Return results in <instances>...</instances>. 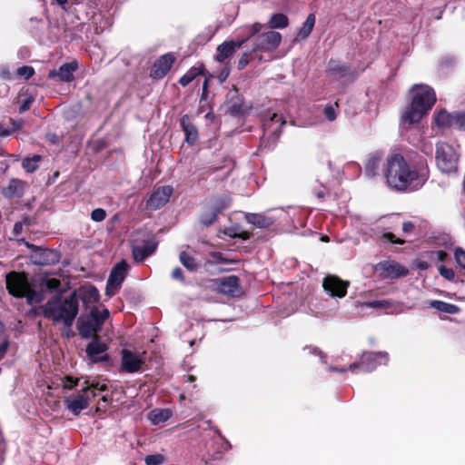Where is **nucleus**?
<instances>
[{
	"label": "nucleus",
	"instance_id": "f257e3e1",
	"mask_svg": "<svg viewBox=\"0 0 465 465\" xmlns=\"http://www.w3.org/2000/svg\"><path fill=\"white\" fill-rule=\"evenodd\" d=\"M429 166L422 156L406 160L399 153H390L383 167V176L391 188L403 191H417L429 178Z\"/></svg>",
	"mask_w": 465,
	"mask_h": 465
},
{
	"label": "nucleus",
	"instance_id": "f03ea898",
	"mask_svg": "<svg viewBox=\"0 0 465 465\" xmlns=\"http://www.w3.org/2000/svg\"><path fill=\"white\" fill-rule=\"evenodd\" d=\"M79 312V299L76 292L67 297L55 296L43 306V314L54 323L62 322L66 328L72 327Z\"/></svg>",
	"mask_w": 465,
	"mask_h": 465
},
{
	"label": "nucleus",
	"instance_id": "7ed1b4c3",
	"mask_svg": "<svg viewBox=\"0 0 465 465\" xmlns=\"http://www.w3.org/2000/svg\"><path fill=\"white\" fill-rule=\"evenodd\" d=\"M413 97L401 115V120L409 124L419 122L430 110L436 101L432 88L417 84L412 88Z\"/></svg>",
	"mask_w": 465,
	"mask_h": 465
},
{
	"label": "nucleus",
	"instance_id": "20e7f679",
	"mask_svg": "<svg viewBox=\"0 0 465 465\" xmlns=\"http://www.w3.org/2000/svg\"><path fill=\"white\" fill-rule=\"evenodd\" d=\"M8 292L16 298H25L28 304L33 305L42 301V295L29 282L25 272H11L5 276Z\"/></svg>",
	"mask_w": 465,
	"mask_h": 465
},
{
	"label": "nucleus",
	"instance_id": "39448f33",
	"mask_svg": "<svg viewBox=\"0 0 465 465\" xmlns=\"http://www.w3.org/2000/svg\"><path fill=\"white\" fill-rule=\"evenodd\" d=\"M107 309L99 310L94 307L90 313L82 315L77 321V330L84 339H89L101 330L104 322L109 318Z\"/></svg>",
	"mask_w": 465,
	"mask_h": 465
},
{
	"label": "nucleus",
	"instance_id": "423d86ee",
	"mask_svg": "<svg viewBox=\"0 0 465 465\" xmlns=\"http://www.w3.org/2000/svg\"><path fill=\"white\" fill-rule=\"evenodd\" d=\"M435 159L437 167L441 173H450L457 171L459 153L453 145L445 142L438 143Z\"/></svg>",
	"mask_w": 465,
	"mask_h": 465
},
{
	"label": "nucleus",
	"instance_id": "0eeeda50",
	"mask_svg": "<svg viewBox=\"0 0 465 465\" xmlns=\"http://www.w3.org/2000/svg\"><path fill=\"white\" fill-rule=\"evenodd\" d=\"M95 396L96 393L90 392V387H83L78 393L65 396L64 402L67 410L78 416L82 411L88 408L89 401Z\"/></svg>",
	"mask_w": 465,
	"mask_h": 465
},
{
	"label": "nucleus",
	"instance_id": "6e6552de",
	"mask_svg": "<svg viewBox=\"0 0 465 465\" xmlns=\"http://www.w3.org/2000/svg\"><path fill=\"white\" fill-rule=\"evenodd\" d=\"M389 357L386 352H364L359 362L351 363L348 370L354 371L359 369L363 372H371L374 371L378 365L386 364Z\"/></svg>",
	"mask_w": 465,
	"mask_h": 465
},
{
	"label": "nucleus",
	"instance_id": "1a4fd4ad",
	"mask_svg": "<svg viewBox=\"0 0 465 465\" xmlns=\"http://www.w3.org/2000/svg\"><path fill=\"white\" fill-rule=\"evenodd\" d=\"M128 269L129 265L124 260L117 262L114 266L108 277L105 287V294L107 296L112 297L119 291L123 282L127 275Z\"/></svg>",
	"mask_w": 465,
	"mask_h": 465
},
{
	"label": "nucleus",
	"instance_id": "9d476101",
	"mask_svg": "<svg viewBox=\"0 0 465 465\" xmlns=\"http://www.w3.org/2000/svg\"><path fill=\"white\" fill-rule=\"evenodd\" d=\"M145 363V352L123 349L121 351V371L134 373L142 370Z\"/></svg>",
	"mask_w": 465,
	"mask_h": 465
},
{
	"label": "nucleus",
	"instance_id": "9b49d317",
	"mask_svg": "<svg viewBox=\"0 0 465 465\" xmlns=\"http://www.w3.org/2000/svg\"><path fill=\"white\" fill-rule=\"evenodd\" d=\"M282 40L280 33L268 31L255 36L252 41V52H271L275 50Z\"/></svg>",
	"mask_w": 465,
	"mask_h": 465
},
{
	"label": "nucleus",
	"instance_id": "f8f14e48",
	"mask_svg": "<svg viewBox=\"0 0 465 465\" xmlns=\"http://www.w3.org/2000/svg\"><path fill=\"white\" fill-rule=\"evenodd\" d=\"M348 282H344L337 276L328 275L323 279L322 287L331 297L342 298L347 293Z\"/></svg>",
	"mask_w": 465,
	"mask_h": 465
},
{
	"label": "nucleus",
	"instance_id": "ddd939ff",
	"mask_svg": "<svg viewBox=\"0 0 465 465\" xmlns=\"http://www.w3.org/2000/svg\"><path fill=\"white\" fill-rule=\"evenodd\" d=\"M376 270L384 279H396L405 276L408 273V269L396 262H381L377 264Z\"/></svg>",
	"mask_w": 465,
	"mask_h": 465
},
{
	"label": "nucleus",
	"instance_id": "4468645a",
	"mask_svg": "<svg viewBox=\"0 0 465 465\" xmlns=\"http://www.w3.org/2000/svg\"><path fill=\"white\" fill-rule=\"evenodd\" d=\"M78 69L76 61H72L62 64L58 69L50 70L48 78L58 82L70 83L74 79V74Z\"/></svg>",
	"mask_w": 465,
	"mask_h": 465
},
{
	"label": "nucleus",
	"instance_id": "2eb2a0df",
	"mask_svg": "<svg viewBox=\"0 0 465 465\" xmlns=\"http://www.w3.org/2000/svg\"><path fill=\"white\" fill-rule=\"evenodd\" d=\"M173 193V188L169 185L158 187L147 200V207L151 210H157L168 203Z\"/></svg>",
	"mask_w": 465,
	"mask_h": 465
},
{
	"label": "nucleus",
	"instance_id": "dca6fc26",
	"mask_svg": "<svg viewBox=\"0 0 465 465\" xmlns=\"http://www.w3.org/2000/svg\"><path fill=\"white\" fill-rule=\"evenodd\" d=\"M360 306L384 311L388 314H398L404 312V307L401 303L391 300H377L372 302H365L360 303Z\"/></svg>",
	"mask_w": 465,
	"mask_h": 465
},
{
	"label": "nucleus",
	"instance_id": "f3484780",
	"mask_svg": "<svg viewBox=\"0 0 465 465\" xmlns=\"http://www.w3.org/2000/svg\"><path fill=\"white\" fill-rule=\"evenodd\" d=\"M174 61L175 58L172 54L162 55L154 62L150 75L154 79L163 78L170 71Z\"/></svg>",
	"mask_w": 465,
	"mask_h": 465
},
{
	"label": "nucleus",
	"instance_id": "a211bd4d",
	"mask_svg": "<svg viewBox=\"0 0 465 465\" xmlns=\"http://www.w3.org/2000/svg\"><path fill=\"white\" fill-rule=\"evenodd\" d=\"M285 124L281 115L272 114L270 118L263 123V139L272 138L275 141L281 134L282 126Z\"/></svg>",
	"mask_w": 465,
	"mask_h": 465
},
{
	"label": "nucleus",
	"instance_id": "6ab92c4d",
	"mask_svg": "<svg viewBox=\"0 0 465 465\" xmlns=\"http://www.w3.org/2000/svg\"><path fill=\"white\" fill-rule=\"evenodd\" d=\"M216 289L220 293L236 296L240 292L239 278L235 275L220 278L216 281Z\"/></svg>",
	"mask_w": 465,
	"mask_h": 465
},
{
	"label": "nucleus",
	"instance_id": "aec40b11",
	"mask_svg": "<svg viewBox=\"0 0 465 465\" xmlns=\"http://www.w3.org/2000/svg\"><path fill=\"white\" fill-rule=\"evenodd\" d=\"M328 74L336 80H349L353 78V74L349 66L341 64L337 60H330L327 65Z\"/></svg>",
	"mask_w": 465,
	"mask_h": 465
},
{
	"label": "nucleus",
	"instance_id": "412c9836",
	"mask_svg": "<svg viewBox=\"0 0 465 465\" xmlns=\"http://www.w3.org/2000/svg\"><path fill=\"white\" fill-rule=\"evenodd\" d=\"M243 44L244 41H230L219 45L217 47V54L215 55L216 61L223 63L226 59L232 57L236 50L239 49Z\"/></svg>",
	"mask_w": 465,
	"mask_h": 465
},
{
	"label": "nucleus",
	"instance_id": "4be33fe9",
	"mask_svg": "<svg viewBox=\"0 0 465 465\" xmlns=\"http://www.w3.org/2000/svg\"><path fill=\"white\" fill-rule=\"evenodd\" d=\"M157 248V242L153 240L145 242L143 245L133 247V256L135 262H142L152 255Z\"/></svg>",
	"mask_w": 465,
	"mask_h": 465
},
{
	"label": "nucleus",
	"instance_id": "5701e85b",
	"mask_svg": "<svg viewBox=\"0 0 465 465\" xmlns=\"http://www.w3.org/2000/svg\"><path fill=\"white\" fill-rule=\"evenodd\" d=\"M382 157L383 155L381 152H374L368 155L365 163V174L368 177L372 178L378 174Z\"/></svg>",
	"mask_w": 465,
	"mask_h": 465
},
{
	"label": "nucleus",
	"instance_id": "b1692460",
	"mask_svg": "<svg viewBox=\"0 0 465 465\" xmlns=\"http://www.w3.org/2000/svg\"><path fill=\"white\" fill-rule=\"evenodd\" d=\"M180 125L184 132L185 141L189 144H194L198 140V131L194 124H192L190 117L184 114L180 120Z\"/></svg>",
	"mask_w": 465,
	"mask_h": 465
},
{
	"label": "nucleus",
	"instance_id": "393cba45",
	"mask_svg": "<svg viewBox=\"0 0 465 465\" xmlns=\"http://www.w3.org/2000/svg\"><path fill=\"white\" fill-rule=\"evenodd\" d=\"M245 220L248 223L256 228L264 229L272 226L274 223L273 218L262 213H246Z\"/></svg>",
	"mask_w": 465,
	"mask_h": 465
},
{
	"label": "nucleus",
	"instance_id": "a878e982",
	"mask_svg": "<svg viewBox=\"0 0 465 465\" xmlns=\"http://www.w3.org/2000/svg\"><path fill=\"white\" fill-rule=\"evenodd\" d=\"M106 350V344L101 341L97 335H94L92 341L86 347V353L90 358H94L104 353Z\"/></svg>",
	"mask_w": 465,
	"mask_h": 465
},
{
	"label": "nucleus",
	"instance_id": "bb28decb",
	"mask_svg": "<svg viewBox=\"0 0 465 465\" xmlns=\"http://www.w3.org/2000/svg\"><path fill=\"white\" fill-rule=\"evenodd\" d=\"M435 123L440 127H454L456 126V112L450 114L447 111H440L435 116Z\"/></svg>",
	"mask_w": 465,
	"mask_h": 465
},
{
	"label": "nucleus",
	"instance_id": "cd10ccee",
	"mask_svg": "<svg viewBox=\"0 0 465 465\" xmlns=\"http://www.w3.org/2000/svg\"><path fill=\"white\" fill-rule=\"evenodd\" d=\"M34 262L39 265H48L56 261V255L54 252L48 249L40 250L34 256Z\"/></svg>",
	"mask_w": 465,
	"mask_h": 465
},
{
	"label": "nucleus",
	"instance_id": "c85d7f7f",
	"mask_svg": "<svg viewBox=\"0 0 465 465\" xmlns=\"http://www.w3.org/2000/svg\"><path fill=\"white\" fill-rule=\"evenodd\" d=\"M172 416V411L168 409H155L150 411L148 418L154 425L168 420Z\"/></svg>",
	"mask_w": 465,
	"mask_h": 465
},
{
	"label": "nucleus",
	"instance_id": "c756f323",
	"mask_svg": "<svg viewBox=\"0 0 465 465\" xmlns=\"http://www.w3.org/2000/svg\"><path fill=\"white\" fill-rule=\"evenodd\" d=\"M430 306L440 312L447 314H456L460 311V308L455 304L438 300L431 301Z\"/></svg>",
	"mask_w": 465,
	"mask_h": 465
},
{
	"label": "nucleus",
	"instance_id": "7c9ffc66",
	"mask_svg": "<svg viewBox=\"0 0 465 465\" xmlns=\"http://www.w3.org/2000/svg\"><path fill=\"white\" fill-rule=\"evenodd\" d=\"M80 295L84 303H94L100 298L99 292L94 286L80 289Z\"/></svg>",
	"mask_w": 465,
	"mask_h": 465
},
{
	"label": "nucleus",
	"instance_id": "2f4dec72",
	"mask_svg": "<svg viewBox=\"0 0 465 465\" xmlns=\"http://www.w3.org/2000/svg\"><path fill=\"white\" fill-rule=\"evenodd\" d=\"M179 259L181 263L191 272H194L198 269L199 264L196 262L195 258L192 255H190L185 251H183L180 252Z\"/></svg>",
	"mask_w": 465,
	"mask_h": 465
},
{
	"label": "nucleus",
	"instance_id": "473e14b6",
	"mask_svg": "<svg viewBox=\"0 0 465 465\" xmlns=\"http://www.w3.org/2000/svg\"><path fill=\"white\" fill-rule=\"evenodd\" d=\"M315 15L314 14H310L305 22L303 23L302 28L299 31L298 36L304 39L307 38L312 33L313 26L315 25Z\"/></svg>",
	"mask_w": 465,
	"mask_h": 465
},
{
	"label": "nucleus",
	"instance_id": "72a5a7b5",
	"mask_svg": "<svg viewBox=\"0 0 465 465\" xmlns=\"http://www.w3.org/2000/svg\"><path fill=\"white\" fill-rule=\"evenodd\" d=\"M218 213L210 205L203 210L200 221L205 226L212 225L217 219Z\"/></svg>",
	"mask_w": 465,
	"mask_h": 465
},
{
	"label": "nucleus",
	"instance_id": "f704fd0d",
	"mask_svg": "<svg viewBox=\"0 0 465 465\" xmlns=\"http://www.w3.org/2000/svg\"><path fill=\"white\" fill-rule=\"evenodd\" d=\"M231 198L228 196H217L212 200L211 207H213L216 213H221L223 210L230 207Z\"/></svg>",
	"mask_w": 465,
	"mask_h": 465
},
{
	"label": "nucleus",
	"instance_id": "c9c22d12",
	"mask_svg": "<svg viewBox=\"0 0 465 465\" xmlns=\"http://www.w3.org/2000/svg\"><path fill=\"white\" fill-rule=\"evenodd\" d=\"M287 25L288 17L281 13L273 15L269 21L271 28H285Z\"/></svg>",
	"mask_w": 465,
	"mask_h": 465
},
{
	"label": "nucleus",
	"instance_id": "e433bc0d",
	"mask_svg": "<svg viewBox=\"0 0 465 465\" xmlns=\"http://www.w3.org/2000/svg\"><path fill=\"white\" fill-rule=\"evenodd\" d=\"M41 159L42 157L38 154H35L31 158H25L22 162V166L26 172L33 173L38 168V163Z\"/></svg>",
	"mask_w": 465,
	"mask_h": 465
},
{
	"label": "nucleus",
	"instance_id": "4c0bfd02",
	"mask_svg": "<svg viewBox=\"0 0 465 465\" xmlns=\"http://www.w3.org/2000/svg\"><path fill=\"white\" fill-rule=\"evenodd\" d=\"M201 70L196 67H192L186 72L179 80V84L183 86L188 85L197 75L201 74Z\"/></svg>",
	"mask_w": 465,
	"mask_h": 465
},
{
	"label": "nucleus",
	"instance_id": "58836bf2",
	"mask_svg": "<svg viewBox=\"0 0 465 465\" xmlns=\"http://www.w3.org/2000/svg\"><path fill=\"white\" fill-rule=\"evenodd\" d=\"M339 107L338 103L334 104H328L323 109V115L324 117L330 121L332 122L337 117V108Z\"/></svg>",
	"mask_w": 465,
	"mask_h": 465
},
{
	"label": "nucleus",
	"instance_id": "ea45409f",
	"mask_svg": "<svg viewBox=\"0 0 465 465\" xmlns=\"http://www.w3.org/2000/svg\"><path fill=\"white\" fill-rule=\"evenodd\" d=\"M165 461V456L160 453L147 455L144 458V462L146 465H162Z\"/></svg>",
	"mask_w": 465,
	"mask_h": 465
},
{
	"label": "nucleus",
	"instance_id": "a19ab883",
	"mask_svg": "<svg viewBox=\"0 0 465 465\" xmlns=\"http://www.w3.org/2000/svg\"><path fill=\"white\" fill-rule=\"evenodd\" d=\"M427 257L430 262H443L447 253L444 251H430L427 252Z\"/></svg>",
	"mask_w": 465,
	"mask_h": 465
},
{
	"label": "nucleus",
	"instance_id": "79ce46f5",
	"mask_svg": "<svg viewBox=\"0 0 465 465\" xmlns=\"http://www.w3.org/2000/svg\"><path fill=\"white\" fill-rule=\"evenodd\" d=\"M454 258L458 265L460 268L465 269V251L462 248L457 247L455 249Z\"/></svg>",
	"mask_w": 465,
	"mask_h": 465
},
{
	"label": "nucleus",
	"instance_id": "37998d69",
	"mask_svg": "<svg viewBox=\"0 0 465 465\" xmlns=\"http://www.w3.org/2000/svg\"><path fill=\"white\" fill-rule=\"evenodd\" d=\"M20 185V182L18 180H12L9 185L5 189L4 193L7 197H12L16 192Z\"/></svg>",
	"mask_w": 465,
	"mask_h": 465
},
{
	"label": "nucleus",
	"instance_id": "c03bdc74",
	"mask_svg": "<svg viewBox=\"0 0 465 465\" xmlns=\"http://www.w3.org/2000/svg\"><path fill=\"white\" fill-rule=\"evenodd\" d=\"M262 24L254 23L250 27V35L245 39H242V41H244V43L251 42L255 36L258 35L257 34L262 30Z\"/></svg>",
	"mask_w": 465,
	"mask_h": 465
},
{
	"label": "nucleus",
	"instance_id": "a18cd8bd",
	"mask_svg": "<svg viewBox=\"0 0 465 465\" xmlns=\"http://www.w3.org/2000/svg\"><path fill=\"white\" fill-rule=\"evenodd\" d=\"M35 74V70L32 66H22L17 69V74L23 76L25 79H29Z\"/></svg>",
	"mask_w": 465,
	"mask_h": 465
},
{
	"label": "nucleus",
	"instance_id": "49530a36",
	"mask_svg": "<svg viewBox=\"0 0 465 465\" xmlns=\"http://www.w3.org/2000/svg\"><path fill=\"white\" fill-rule=\"evenodd\" d=\"M106 217V212L102 208H96L91 213V219L94 222H102Z\"/></svg>",
	"mask_w": 465,
	"mask_h": 465
},
{
	"label": "nucleus",
	"instance_id": "de8ad7c7",
	"mask_svg": "<svg viewBox=\"0 0 465 465\" xmlns=\"http://www.w3.org/2000/svg\"><path fill=\"white\" fill-rule=\"evenodd\" d=\"M438 270H439L440 274L443 278H445V279H447V280H449V281L453 280V279H454V277H455L454 271H453L452 269H450V268H447V267H445L444 265H440V266L438 268Z\"/></svg>",
	"mask_w": 465,
	"mask_h": 465
},
{
	"label": "nucleus",
	"instance_id": "09e8293b",
	"mask_svg": "<svg viewBox=\"0 0 465 465\" xmlns=\"http://www.w3.org/2000/svg\"><path fill=\"white\" fill-rule=\"evenodd\" d=\"M85 385L84 387H90V392L92 393H95L94 392V390H98V391H106L107 390V385L105 383H100L98 381H92L91 383H89L88 381H85L84 382Z\"/></svg>",
	"mask_w": 465,
	"mask_h": 465
},
{
	"label": "nucleus",
	"instance_id": "8fccbe9b",
	"mask_svg": "<svg viewBox=\"0 0 465 465\" xmlns=\"http://www.w3.org/2000/svg\"><path fill=\"white\" fill-rule=\"evenodd\" d=\"M455 128L465 130V112H456Z\"/></svg>",
	"mask_w": 465,
	"mask_h": 465
},
{
	"label": "nucleus",
	"instance_id": "3c124183",
	"mask_svg": "<svg viewBox=\"0 0 465 465\" xmlns=\"http://www.w3.org/2000/svg\"><path fill=\"white\" fill-rule=\"evenodd\" d=\"M382 238L387 240V241H390L393 243H398V244H403L404 243V241L401 240V239H399V238H396L395 235L391 232H386L382 235Z\"/></svg>",
	"mask_w": 465,
	"mask_h": 465
},
{
	"label": "nucleus",
	"instance_id": "603ef678",
	"mask_svg": "<svg viewBox=\"0 0 465 465\" xmlns=\"http://www.w3.org/2000/svg\"><path fill=\"white\" fill-rule=\"evenodd\" d=\"M172 278L174 280L180 281L182 282H184V277H183V271L181 270V268L176 267L175 269H173V271L172 272Z\"/></svg>",
	"mask_w": 465,
	"mask_h": 465
},
{
	"label": "nucleus",
	"instance_id": "864d4df0",
	"mask_svg": "<svg viewBox=\"0 0 465 465\" xmlns=\"http://www.w3.org/2000/svg\"><path fill=\"white\" fill-rule=\"evenodd\" d=\"M78 380H74L71 377H66L65 381H64L63 387L64 389H73L77 385Z\"/></svg>",
	"mask_w": 465,
	"mask_h": 465
},
{
	"label": "nucleus",
	"instance_id": "5fc2aeb1",
	"mask_svg": "<svg viewBox=\"0 0 465 465\" xmlns=\"http://www.w3.org/2000/svg\"><path fill=\"white\" fill-rule=\"evenodd\" d=\"M60 285H61L60 281L57 279H54V278L47 280V282H46V286L50 290L55 291V290L59 289Z\"/></svg>",
	"mask_w": 465,
	"mask_h": 465
},
{
	"label": "nucleus",
	"instance_id": "6e6d98bb",
	"mask_svg": "<svg viewBox=\"0 0 465 465\" xmlns=\"http://www.w3.org/2000/svg\"><path fill=\"white\" fill-rule=\"evenodd\" d=\"M9 346L8 340L0 341V360L3 359L6 353Z\"/></svg>",
	"mask_w": 465,
	"mask_h": 465
},
{
	"label": "nucleus",
	"instance_id": "4d7b16f0",
	"mask_svg": "<svg viewBox=\"0 0 465 465\" xmlns=\"http://www.w3.org/2000/svg\"><path fill=\"white\" fill-rule=\"evenodd\" d=\"M247 54H244L240 60L238 61V69L242 70L246 67V65L249 64V60L247 59Z\"/></svg>",
	"mask_w": 465,
	"mask_h": 465
},
{
	"label": "nucleus",
	"instance_id": "13d9d810",
	"mask_svg": "<svg viewBox=\"0 0 465 465\" xmlns=\"http://www.w3.org/2000/svg\"><path fill=\"white\" fill-rule=\"evenodd\" d=\"M414 227H415L414 223L408 221V222L403 223L402 231L406 233H410L413 231Z\"/></svg>",
	"mask_w": 465,
	"mask_h": 465
},
{
	"label": "nucleus",
	"instance_id": "bf43d9fd",
	"mask_svg": "<svg viewBox=\"0 0 465 465\" xmlns=\"http://www.w3.org/2000/svg\"><path fill=\"white\" fill-rule=\"evenodd\" d=\"M22 230H23V223L21 222H17L14 224V228H13L14 235L18 236L22 232Z\"/></svg>",
	"mask_w": 465,
	"mask_h": 465
},
{
	"label": "nucleus",
	"instance_id": "052dcab7",
	"mask_svg": "<svg viewBox=\"0 0 465 465\" xmlns=\"http://www.w3.org/2000/svg\"><path fill=\"white\" fill-rule=\"evenodd\" d=\"M30 105H31V101L30 100H25L19 107V112L20 113H24L25 111H27L29 108H30Z\"/></svg>",
	"mask_w": 465,
	"mask_h": 465
},
{
	"label": "nucleus",
	"instance_id": "680f3d73",
	"mask_svg": "<svg viewBox=\"0 0 465 465\" xmlns=\"http://www.w3.org/2000/svg\"><path fill=\"white\" fill-rule=\"evenodd\" d=\"M215 432L218 434V436H219V437H221V438L223 440V448L225 450H227L231 449V444H230V442H229L227 440H225V439H223V435L221 434V432L219 431V430H217V429H216V430H215Z\"/></svg>",
	"mask_w": 465,
	"mask_h": 465
},
{
	"label": "nucleus",
	"instance_id": "e2e57ef3",
	"mask_svg": "<svg viewBox=\"0 0 465 465\" xmlns=\"http://www.w3.org/2000/svg\"><path fill=\"white\" fill-rule=\"evenodd\" d=\"M228 75H229V70H228V69H223V70L220 73V74H219L218 78H219L220 82H223V81H225V80H226V78L228 77Z\"/></svg>",
	"mask_w": 465,
	"mask_h": 465
},
{
	"label": "nucleus",
	"instance_id": "0e129e2a",
	"mask_svg": "<svg viewBox=\"0 0 465 465\" xmlns=\"http://www.w3.org/2000/svg\"><path fill=\"white\" fill-rule=\"evenodd\" d=\"M309 350L312 354L319 355L322 359H323L324 354L318 348L312 347L309 348Z\"/></svg>",
	"mask_w": 465,
	"mask_h": 465
},
{
	"label": "nucleus",
	"instance_id": "69168bd1",
	"mask_svg": "<svg viewBox=\"0 0 465 465\" xmlns=\"http://www.w3.org/2000/svg\"><path fill=\"white\" fill-rule=\"evenodd\" d=\"M10 134V131L5 128L3 124H0V136H7Z\"/></svg>",
	"mask_w": 465,
	"mask_h": 465
},
{
	"label": "nucleus",
	"instance_id": "338daca9",
	"mask_svg": "<svg viewBox=\"0 0 465 465\" xmlns=\"http://www.w3.org/2000/svg\"><path fill=\"white\" fill-rule=\"evenodd\" d=\"M417 266L420 270H427L430 265H429L428 262L421 261V262H418Z\"/></svg>",
	"mask_w": 465,
	"mask_h": 465
},
{
	"label": "nucleus",
	"instance_id": "774afa93",
	"mask_svg": "<svg viewBox=\"0 0 465 465\" xmlns=\"http://www.w3.org/2000/svg\"><path fill=\"white\" fill-rule=\"evenodd\" d=\"M330 370L331 371H334V372H343V371H346L347 370L346 369H338L336 367H330Z\"/></svg>",
	"mask_w": 465,
	"mask_h": 465
}]
</instances>
